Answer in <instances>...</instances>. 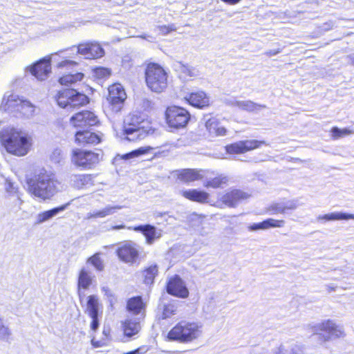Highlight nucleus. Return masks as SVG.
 Listing matches in <instances>:
<instances>
[{
    "label": "nucleus",
    "instance_id": "1",
    "mask_svg": "<svg viewBox=\"0 0 354 354\" xmlns=\"http://www.w3.org/2000/svg\"><path fill=\"white\" fill-rule=\"evenodd\" d=\"M60 183L50 174L44 172L35 176V179L28 181L30 193L41 199H48L59 189Z\"/></svg>",
    "mask_w": 354,
    "mask_h": 354
},
{
    "label": "nucleus",
    "instance_id": "2",
    "mask_svg": "<svg viewBox=\"0 0 354 354\" xmlns=\"http://www.w3.org/2000/svg\"><path fill=\"white\" fill-rule=\"evenodd\" d=\"M202 327L199 322L182 321L168 333L167 337L180 342H192L201 336Z\"/></svg>",
    "mask_w": 354,
    "mask_h": 354
},
{
    "label": "nucleus",
    "instance_id": "3",
    "mask_svg": "<svg viewBox=\"0 0 354 354\" xmlns=\"http://www.w3.org/2000/svg\"><path fill=\"white\" fill-rule=\"evenodd\" d=\"M145 122L138 113L129 114L124 120V133L129 141H136L145 138L150 129L146 127Z\"/></svg>",
    "mask_w": 354,
    "mask_h": 354
},
{
    "label": "nucleus",
    "instance_id": "4",
    "mask_svg": "<svg viewBox=\"0 0 354 354\" xmlns=\"http://www.w3.org/2000/svg\"><path fill=\"white\" fill-rule=\"evenodd\" d=\"M146 83L153 92L161 93L167 86V73L160 65L148 64L145 71Z\"/></svg>",
    "mask_w": 354,
    "mask_h": 354
},
{
    "label": "nucleus",
    "instance_id": "5",
    "mask_svg": "<svg viewBox=\"0 0 354 354\" xmlns=\"http://www.w3.org/2000/svg\"><path fill=\"white\" fill-rule=\"evenodd\" d=\"M56 100L60 107L71 109L87 104L88 98L86 95L71 88L59 91Z\"/></svg>",
    "mask_w": 354,
    "mask_h": 354
},
{
    "label": "nucleus",
    "instance_id": "6",
    "mask_svg": "<svg viewBox=\"0 0 354 354\" xmlns=\"http://www.w3.org/2000/svg\"><path fill=\"white\" fill-rule=\"evenodd\" d=\"M165 117L169 127L178 129L186 127L190 119V114L184 108L174 106L167 109Z\"/></svg>",
    "mask_w": 354,
    "mask_h": 354
},
{
    "label": "nucleus",
    "instance_id": "7",
    "mask_svg": "<svg viewBox=\"0 0 354 354\" xmlns=\"http://www.w3.org/2000/svg\"><path fill=\"white\" fill-rule=\"evenodd\" d=\"M140 252V247L131 241L121 243L116 251L120 260L131 265L138 262Z\"/></svg>",
    "mask_w": 354,
    "mask_h": 354
},
{
    "label": "nucleus",
    "instance_id": "8",
    "mask_svg": "<svg viewBox=\"0 0 354 354\" xmlns=\"http://www.w3.org/2000/svg\"><path fill=\"white\" fill-rule=\"evenodd\" d=\"M126 97V93L120 84H115L109 86L107 100L113 112L118 113L122 109Z\"/></svg>",
    "mask_w": 354,
    "mask_h": 354
},
{
    "label": "nucleus",
    "instance_id": "9",
    "mask_svg": "<svg viewBox=\"0 0 354 354\" xmlns=\"http://www.w3.org/2000/svg\"><path fill=\"white\" fill-rule=\"evenodd\" d=\"M99 153L92 151L75 149L73 151L72 161L79 167L89 169L99 162Z\"/></svg>",
    "mask_w": 354,
    "mask_h": 354
},
{
    "label": "nucleus",
    "instance_id": "10",
    "mask_svg": "<svg viewBox=\"0 0 354 354\" xmlns=\"http://www.w3.org/2000/svg\"><path fill=\"white\" fill-rule=\"evenodd\" d=\"M26 71H29L38 80L43 81L48 77L51 72L50 58H43L32 65L26 67Z\"/></svg>",
    "mask_w": 354,
    "mask_h": 354
},
{
    "label": "nucleus",
    "instance_id": "11",
    "mask_svg": "<svg viewBox=\"0 0 354 354\" xmlns=\"http://www.w3.org/2000/svg\"><path fill=\"white\" fill-rule=\"evenodd\" d=\"M133 316L128 317L122 322L123 332L125 336L131 337L137 335L141 329L140 319L145 317L144 311H133Z\"/></svg>",
    "mask_w": 354,
    "mask_h": 354
},
{
    "label": "nucleus",
    "instance_id": "12",
    "mask_svg": "<svg viewBox=\"0 0 354 354\" xmlns=\"http://www.w3.org/2000/svg\"><path fill=\"white\" fill-rule=\"evenodd\" d=\"M262 145H268L265 141L257 140H246L239 141L225 147L228 153H243L247 151L257 149Z\"/></svg>",
    "mask_w": 354,
    "mask_h": 354
},
{
    "label": "nucleus",
    "instance_id": "13",
    "mask_svg": "<svg viewBox=\"0 0 354 354\" xmlns=\"http://www.w3.org/2000/svg\"><path fill=\"white\" fill-rule=\"evenodd\" d=\"M23 101L24 99L18 95L9 91L6 92L3 95L0 110L13 113L15 116H17L18 111L21 109Z\"/></svg>",
    "mask_w": 354,
    "mask_h": 354
},
{
    "label": "nucleus",
    "instance_id": "14",
    "mask_svg": "<svg viewBox=\"0 0 354 354\" xmlns=\"http://www.w3.org/2000/svg\"><path fill=\"white\" fill-rule=\"evenodd\" d=\"M71 124L76 128H87L98 122L97 117L90 111H82L73 115Z\"/></svg>",
    "mask_w": 354,
    "mask_h": 354
},
{
    "label": "nucleus",
    "instance_id": "15",
    "mask_svg": "<svg viewBox=\"0 0 354 354\" xmlns=\"http://www.w3.org/2000/svg\"><path fill=\"white\" fill-rule=\"evenodd\" d=\"M315 331L326 333V335L324 337L326 341L329 340L331 337L339 338L344 336L342 327L330 319L317 324L315 326Z\"/></svg>",
    "mask_w": 354,
    "mask_h": 354
},
{
    "label": "nucleus",
    "instance_id": "16",
    "mask_svg": "<svg viewBox=\"0 0 354 354\" xmlns=\"http://www.w3.org/2000/svg\"><path fill=\"white\" fill-rule=\"evenodd\" d=\"M167 291L169 295L181 298H186L189 295L188 289L178 275H175L169 279Z\"/></svg>",
    "mask_w": 354,
    "mask_h": 354
},
{
    "label": "nucleus",
    "instance_id": "17",
    "mask_svg": "<svg viewBox=\"0 0 354 354\" xmlns=\"http://www.w3.org/2000/svg\"><path fill=\"white\" fill-rule=\"evenodd\" d=\"M250 194L243 190L234 189L223 194L220 200L225 205L230 207H236L241 201L248 199Z\"/></svg>",
    "mask_w": 354,
    "mask_h": 354
},
{
    "label": "nucleus",
    "instance_id": "18",
    "mask_svg": "<svg viewBox=\"0 0 354 354\" xmlns=\"http://www.w3.org/2000/svg\"><path fill=\"white\" fill-rule=\"evenodd\" d=\"M104 52L97 43L81 44L77 46L76 54H80L85 59H97L103 56Z\"/></svg>",
    "mask_w": 354,
    "mask_h": 354
},
{
    "label": "nucleus",
    "instance_id": "19",
    "mask_svg": "<svg viewBox=\"0 0 354 354\" xmlns=\"http://www.w3.org/2000/svg\"><path fill=\"white\" fill-rule=\"evenodd\" d=\"M128 230H133L136 232L142 233L146 238V243L148 245L153 243L154 241L161 236V233L157 231L156 228L151 225H140L136 227H129Z\"/></svg>",
    "mask_w": 354,
    "mask_h": 354
},
{
    "label": "nucleus",
    "instance_id": "20",
    "mask_svg": "<svg viewBox=\"0 0 354 354\" xmlns=\"http://www.w3.org/2000/svg\"><path fill=\"white\" fill-rule=\"evenodd\" d=\"M101 137L93 132L79 130L75 133V142L80 145H97L101 142Z\"/></svg>",
    "mask_w": 354,
    "mask_h": 354
},
{
    "label": "nucleus",
    "instance_id": "21",
    "mask_svg": "<svg viewBox=\"0 0 354 354\" xmlns=\"http://www.w3.org/2000/svg\"><path fill=\"white\" fill-rule=\"evenodd\" d=\"M185 99L193 106L203 108L209 105V99L203 91L192 93L185 97Z\"/></svg>",
    "mask_w": 354,
    "mask_h": 354
},
{
    "label": "nucleus",
    "instance_id": "22",
    "mask_svg": "<svg viewBox=\"0 0 354 354\" xmlns=\"http://www.w3.org/2000/svg\"><path fill=\"white\" fill-rule=\"evenodd\" d=\"M205 126L209 134L214 136H224L226 135L227 129L221 124L218 120L214 117L208 119L204 118Z\"/></svg>",
    "mask_w": 354,
    "mask_h": 354
},
{
    "label": "nucleus",
    "instance_id": "23",
    "mask_svg": "<svg viewBox=\"0 0 354 354\" xmlns=\"http://www.w3.org/2000/svg\"><path fill=\"white\" fill-rule=\"evenodd\" d=\"M206 174L207 171L202 169H185L180 171L178 178L185 183H190L203 179L206 176Z\"/></svg>",
    "mask_w": 354,
    "mask_h": 354
},
{
    "label": "nucleus",
    "instance_id": "24",
    "mask_svg": "<svg viewBox=\"0 0 354 354\" xmlns=\"http://www.w3.org/2000/svg\"><path fill=\"white\" fill-rule=\"evenodd\" d=\"M69 181L72 186L77 189L93 185V178L90 174H71Z\"/></svg>",
    "mask_w": 354,
    "mask_h": 354
},
{
    "label": "nucleus",
    "instance_id": "25",
    "mask_svg": "<svg viewBox=\"0 0 354 354\" xmlns=\"http://www.w3.org/2000/svg\"><path fill=\"white\" fill-rule=\"evenodd\" d=\"M285 224L283 220H276L274 218H268L261 223H254L248 227L250 231H256L259 230H266L270 227H282Z\"/></svg>",
    "mask_w": 354,
    "mask_h": 354
},
{
    "label": "nucleus",
    "instance_id": "26",
    "mask_svg": "<svg viewBox=\"0 0 354 354\" xmlns=\"http://www.w3.org/2000/svg\"><path fill=\"white\" fill-rule=\"evenodd\" d=\"M228 104L234 106H237L241 110L246 111H259L262 109H265V105L256 104L250 100H230L227 102Z\"/></svg>",
    "mask_w": 354,
    "mask_h": 354
},
{
    "label": "nucleus",
    "instance_id": "27",
    "mask_svg": "<svg viewBox=\"0 0 354 354\" xmlns=\"http://www.w3.org/2000/svg\"><path fill=\"white\" fill-rule=\"evenodd\" d=\"M123 207L121 205H106L104 208L100 210L94 211L93 212H89L86 215V218H104L107 216H110L115 213L118 210H120Z\"/></svg>",
    "mask_w": 354,
    "mask_h": 354
},
{
    "label": "nucleus",
    "instance_id": "28",
    "mask_svg": "<svg viewBox=\"0 0 354 354\" xmlns=\"http://www.w3.org/2000/svg\"><path fill=\"white\" fill-rule=\"evenodd\" d=\"M182 195L192 201L205 203L209 198V194L197 189H189L182 192Z\"/></svg>",
    "mask_w": 354,
    "mask_h": 354
},
{
    "label": "nucleus",
    "instance_id": "29",
    "mask_svg": "<svg viewBox=\"0 0 354 354\" xmlns=\"http://www.w3.org/2000/svg\"><path fill=\"white\" fill-rule=\"evenodd\" d=\"M66 206L67 205H64L60 207H55L52 209L45 211L44 212L39 214L37 216V221L35 223L41 224L45 221L51 219L52 218L57 215L59 212L64 211L66 209Z\"/></svg>",
    "mask_w": 354,
    "mask_h": 354
},
{
    "label": "nucleus",
    "instance_id": "30",
    "mask_svg": "<svg viewBox=\"0 0 354 354\" xmlns=\"http://www.w3.org/2000/svg\"><path fill=\"white\" fill-rule=\"evenodd\" d=\"M354 219V214L344 212H332L324 215H319L317 220H325L326 221Z\"/></svg>",
    "mask_w": 354,
    "mask_h": 354
},
{
    "label": "nucleus",
    "instance_id": "31",
    "mask_svg": "<svg viewBox=\"0 0 354 354\" xmlns=\"http://www.w3.org/2000/svg\"><path fill=\"white\" fill-rule=\"evenodd\" d=\"M35 106L30 102L24 99L17 117L30 118L35 115Z\"/></svg>",
    "mask_w": 354,
    "mask_h": 354
},
{
    "label": "nucleus",
    "instance_id": "32",
    "mask_svg": "<svg viewBox=\"0 0 354 354\" xmlns=\"http://www.w3.org/2000/svg\"><path fill=\"white\" fill-rule=\"evenodd\" d=\"M5 190L10 197V199L12 197H17L18 205L23 204L24 201L21 198V194L19 192L18 187L8 179H6L5 183Z\"/></svg>",
    "mask_w": 354,
    "mask_h": 354
},
{
    "label": "nucleus",
    "instance_id": "33",
    "mask_svg": "<svg viewBox=\"0 0 354 354\" xmlns=\"http://www.w3.org/2000/svg\"><path fill=\"white\" fill-rule=\"evenodd\" d=\"M228 182V177L223 175L214 177L211 179H206L203 185L205 187L218 188Z\"/></svg>",
    "mask_w": 354,
    "mask_h": 354
},
{
    "label": "nucleus",
    "instance_id": "34",
    "mask_svg": "<svg viewBox=\"0 0 354 354\" xmlns=\"http://www.w3.org/2000/svg\"><path fill=\"white\" fill-rule=\"evenodd\" d=\"M92 283L90 273L84 268L82 269L78 277V288L84 290L88 289Z\"/></svg>",
    "mask_w": 354,
    "mask_h": 354
},
{
    "label": "nucleus",
    "instance_id": "35",
    "mask_svg": "<svg viewBox=\"0 0 354 354\" xmlns=\"http://www.w3.org/2000/svg\"><path fill=\"white\" fill-rule=\"evenodd\" d=\"M84 77L82 73H76L75 74H67L59 78V82L62 85H71L77 82L81 81Z\"/></svg>",
    "mask_w": 354,
    "mask_h": 354
},
{
    "label": "nucleus",
    "instance_id": "36",
    "mask_svg": "<svg viewBox=\"0 0 354 354\" xmlns=\"http://www.w3.org/2000/svg\"><path fill=\"white\" fill-rule=\"evenodd\" d=\"M145 308L146 304L140 296L129 299L127 304V310H143Z\"/></svg>",
    "mask_w": 354,
    "mask_h": 354
},
{
    "label": "nucleus",
    "instance_id": "37",
    "mask_svg": "<svg viewBox=\"0 0 354 354\" xmlns=\"http://www.w3.org/2000/svg\"><path fill=\"white\" fill-rule=\"evenodd\" d=\"M158 273L156 265H152L142 272L145 283L149 285L153 283V279Z\"/></svg>",
    "mask_w": 354,
    "mask_h": 354
},
{
    "label": "nucleus",
    "instance_id": "38",
    "mask_svg": "<svg viewBox=\"0 0 354 354\" xmlns=\"http://www.w3.org/2000/svg\"><path fill=\"white\" fill-rule=\"evenodd\" d=\"M102 291L104 293L105 299L109 303L110 307L111 308H117L116 304L118 302V299L114 292L106 286H103Z\"/></svg>",
    "mask_w": 354,
    "mask_h": 354
},
{
    "label": "nucleus",
    "instance_id": "39",
    "mask_svg": "<svg viewBox=\"0 0 354 354\" xmlns=\"http://www.w3.org/2000/svg\"><path fill=\"white\" fill-rule=\"evenodd\" d=\"M102 313V311H88V315L91 319L90 327L93 331H96L98 329Z\"/></svg>",
    "mask_w": 354,
    "mask_h": 354
},
{
    "label": "nucleus",
    "instance_id": "40",
    "mask_svg": "<svg viewBox=\"0 0 354 354\" xmlns=\"http://www.w3.org/2000/svg\"><path fill=\"white\" fill-rule=\"evenodd\" d=\"M151 148L149 147H140L122 156V158L128 160L147 153Z\"/></svg>",
    "mask_w": 354,
    "mask_h": 354
},
{
    "label": "nucleus",
    "instance_id": "41",
    "mask_svg": "<svg viewBox=\"0 0 354 354\" xmlns=\"http://www.w3.org/2000/svg\"><path fill=\"white\" fill-rule=\"evenodd\" d=\"M99 255V253L95 254L91 257L87 261L91 263L97 270L102 271L104 270V264Z\"/></svg>",
    "mask_w": 354,
    "mask_h": 354
},
{
    "label": "nucleus",
    "instance_id": "42",
    "mask_svg": "<svg viewBox=\"0 0 354 354\" xmlns=\"http://www.w3.org/2000/svg\"><path fill=\"white\" fill-rule=\"evenodd\" d=\"M87 310H98L99 298L96 295H90L86 299Z\"/></svg>",
    "mask_w": 354,
    "mask_h": 354
},
{
    "label": "nucleus",
    "instance_id": "43",
    "mask_svg": "<svg viewBox=\"0 0 354 354\" xmlns=\"http://www.w3.org/2000/svg\"><path fill=\"white\" fill-rule=\"evenodd\" d=\"M180 70L181 73L189 77H196L198 75V71L189 65L182 64Z\"/></svg>",
    "mask_w": 354,
    "mask_h": 354
},
{
    "label": "nucleus",
    "instance_id": "44",
    "mask_svg": "<svg viewBox=\"0 0 354 354\" xmlns=\"http://www.w3.org/2000/svg\"><path fill=\"white\" fill-rule=\"evenodd\" d=\"M331 132L333 136L335 138H339L351 133V131L348 129H340L337 127H333L331 130Z\"/></svg>",
    "mask_w": 354,
    "mask_h": 354
},
{
    "label": "nucleus",
    "instance_id": "45",
    "mask_svg": "<svg viewBox=\"0 0 354 354\" xmlns=\"http://www.w3.org/2000/svg\"><path fill=\"white\" fill-rule=\"evenodd\" d=\"M77 64V62H75L74 61L69 60V59H64V60H62V61L59 62V63H57V68L59 69H62V68H66V69H69V68H73Z\"/></svg>",
    "mask_w": 354,
    "mask_h": 354
},
{
    "label": "nucleus",
    "instance_id": "46",
    "mask_svg": "<svg viewBox=\"0 0 354 354\" xmlns=\"http://www.w3.org/2000/svg\"><path fill=\"white\" fill-rule=\"evenodd\" d=\"M95 75L98 78H106L111 75V71L106 68H97L94 71Z\"/></svg>",
    "mask_w": 354,
    "mask_h": 354
},
{
    "label": "nucleus",
    "instance_id": "47",
    "mask_svg": "<svg viewBox=\"0 0 354 354\" xmlns=\"http://www.w3.org/2000/svg\"><path fill=\"white\" fill-rule=\"evenodd\" d=\"M283 203L285 213H286L289 210H294L297 209L298 207L297 201L296 200L283 201Z\"/></svg>",
    "mask_w": 354,
    "mask_h": 354
},
{
    "label": "nucleus",
    "instance_id": "48",
    "mask_svg": "<svg viewBox=\"0 0 354 354\" xmlns=\"http://www.w3.org/2000/svg\"><path fill=\"white\" fill-rule=\"evenodd\" d=\"M269 209L274 212V214H285L283 202L272 204Z\"/></svg>",
    "mask_w": 354,
    "mask_h": 354
},
{
    "label": "nucleus",
    "instance_id": "49",
    "mask_svg": "<svg viewBox=\"0 0 354 354\" xmlns=\"http://www.w3.org/2000/svg\"><path fill=\"white\" fill-rule=\"evenodd\" d=\"M157 28L162 35H167L171 31H175L176 30L174 24H170L169 26H159Z\"/></svg>",
    "mask_w": 354,
    "mask_h": 354
},
{
    "label": "nucleus",
    "instance_id": "50",
    "mask_svg": "<svg viewBox=\"0 0 354 354\" xmlns=\"http://www.w3.org/2000/svg\"><path fill=\"white\" fill-rule=\"evenodd\" d=\"M299 351V348L298 346H295L290 350L285 349L284 347L280 346L277 354H301Z\"/></svg>",
    "mask_w": 354,
    "mask_h": 354
},
{
    "label": "nucleus",
    "instance_id": "51",
    "mask_svg": "<svg viewBox=\"0 0 354 354\" xmlns=\"http://www.w3.org/2000/svg\"><path fill=\"white\" fill-rule=\"evenodd\" d=\"M174 311H158V313L156 315V318L158 320L171 318L174 315Z\"/></svg>",
    "mask_w": 354,
    "mask_h": 354
},
{
    "label": "nucleus",
    "instance_id": "52",
    "mask_svg": "<svg viewBox=\"0 0 354 354\" xmlns=\"http://www.w3.org/2000/svg\"><path fill=\"white\" fill-rule=\"evenodd\" d=\"M10 203H11V206L14 210L19 211L21 209L22 204L18 205L17 197H12V198L10 199Z\"/></svg>",
    "mask_w": 354,
    "mask_h": 354
},
{
    "label": "nucleus",
    "instance_id": "53",
    "mask_svg": "<svg viewBox=\"0 0 354 354\" xmlns=\"http://www.w3.org/2000/svg\"><path fill=\"white\" fill-rule=\"evenodd\" d=\"M91 344L94 348H100L103 346V343L101 341L95 340L94 338L91 339Z\"/></svg>",
    "mask_w": 354,
    "mask_h": 354
},
{
    "label": "nucleus",
    "instance_id": "54",
    "mask_svg": "<svg viewBox=\"0 0 354 354\" xmlns=\"http://www.w3.org/2000/svg\"><path fill=\"white\" fill-rule=\"evenodd\" d=\"M281 52V50L279 49L278 50H270L268 51H267L266 53V54L268 55V56H274V55H277L278 53H279Z\"/></svg>",
    "mask_w": 354,
    "mask_h": 354
},
{
    "label": "nucleus",
    "instance_id": "55",
    "mask_svg": "<svg viewBox=\"0 0 354 354\" xmlns=\"http://www.w3.org/2000/svg\"><path fill=\"white\" fill-rule=\"evenodd\" d=\"M129 227H127L128 229ZM127 227L124 225H117L112 226L109 230H118L121 229H125Z\"/></svg>",
    "mask_w": 354,
    "mask_h": 354
},
{
    "label": "nucleus",
    "instance_id": "56",
    "mask_svg": "<svg viewBox=\"0 0 354 354\" xmlns=\"http://www.w3.org/2000/svg\"><path fill=\"white\" fill-rule=\"evenodd\" d=\"M57 156H60V150H59V149L55 150L53 153V156H52L53 158L55 159L56 162H59V160H58V158H56Z\"/></svg>",
    "mask_w": 354,
    "mask_h": 354
},
{
    "label": "nucleus",
    "instance_id": "57",
    "mask_svg": "<svg viewBox=\"0 0 354 354\" xmlns=\"http://www.w3.org/2000/svg\"><path fill=\"white\" fill-rule=\"evenodd\" d=\"M223 2H225L229 4H235L239 2L241 0H221Z\"/></svg>",
    "mask_w": 354,
    "mask_h": 354
},
{
    "label": "nucleus",
    "instance_id": "58",
    "mask_svg": "<svg viewBox=\"0 0 354 354\" xmlns=\"http://www.w3.org/2000/svg\"><path fill=\"white\" fill-rule=\"evenodd\" d=\"M139 37L142 38V39H147V40H148V41H153V39H154L153 37L149 36V35H148V36H146V35H140V36H139Z\"/></svg>",
    "mask_w": 354,
    "mask_h": 354
},
{
    "label": "nucleus",
    "instance_id": "59",
    "mask_svg": "<svg viewBox=\"0 0 354 354\" xmlns=\"http://www.w3.org/2000/svg\"><path fill=\"white\" fill-rule=\"evenodd\" d=\"M103 335L105 336V337H108L109 335V333H110V329L109 328H104L103 329Z\"/></svg>",
    "mask_w": 354,
    "mask_h": 354
},
{
    "label": "nucleus",
    "instance_id": "60",
    "mask_svg": "<svg viewBox=\"0 0 354 354\" xmlns=\"http://www.w3.org/2000/svg\"><path fill=\"white\" fill-rule=\"evenodd\" d=\"M326 288H327V290L329 292L335 290V287H333V286H329V285L326 286Z\"/></svg>",
    "mask_w": 354,
    "mask_h": 354
},
{
    "label": "nucleus",
    "instance_id": "61",
    "mask_svg": "<svg viewBox=\"0 0 354 354\" xmlns=\"http://www.w3.org/2000/svg\"><path fill=\"white\" fill-rule=\"evenodd\" d=\"M351 59L353 64L354 65V54L351 55Z\"/></svg>",
    "mask_w": 354,
    "mask_h": 354
},
{
    "label": "nucleus",
    "instance_id": "62",
    "mask_svg": "<svg viewBox=\"0 0 354 354\" xmlns=\"http://www.w3.org/2000/svg\"><path fill=\"white\" fill-rule=\"evenodd\" d=\"M79 296H80V300L82 301V292H80V290H79Z\"/></svg>",
    "mask_w": 354,
    "mask_h": 354
},
{
    "label": "nucleus",
    "instance_id": "63",
    "mask_svg": "<svg viewBox=\"0 0 354 354\" xmlns=\"http://www.w3.org/2000/svg\"><path fill=\"white\" fill-rule=\"evenodd\" d=\"M63 53V50H60L59 53H55L53 55H58L59 53Z\"/></svg>",
    "mask_w": 354,
    "mask_h": 354
},
{
    "label": "nucleus",
    "instance_id": "64",
    "mask_svg": "<svg viewBox=\"0 0 354 354\" xmlns=\"http://www.w3.org/2000/svg\"><path fill=\"white\" fill-rule=\"evenodd\" d=\"M330 28V27H327V28H325V30H328Z\"/></svg>",
    "mask_w": 354,
    "mask_h": 354
}]
</instances>
